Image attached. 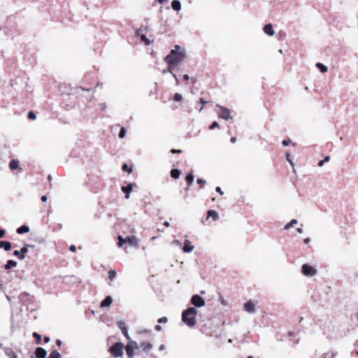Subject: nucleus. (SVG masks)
I'll return each instance as SVG.
<instances>
[{"label": "nucleus", "instance_id": "nucleus-1", "mask_svg": "<svg viewBox=\"0 0 358 358\" xmlns=\"http://www.w3.org/2000/svg\"><path fill=\"white\" fill-rule=\"evenodd\" d=\"M186 57L185 50L179 45H176L174 49L171 50L170 53L164 58L166 63L169 64L168 71L172 73L173 69L182 62Z\"/></svg>", "mask_w": 358, "mask_h": 358}, {"label": "nucleus", "instance_id": "nucleus-2", "mask_svg": "<svg viewBox=\"0 0 358 358\" xmlns=\"http://www.w3.org/2000/svg\"><path fill=\"white\" fill-rule=\"evenodd\" d=\"M197 310L194 307L188 308L183 311L182 320L188 327H192L196 324L195 316L197 314Z\"/></svg>", "mask_w": 358, "mask_h": 358}, {"label": "nucleus", "instance_id": "nucleus-3", "mask_svg": "<svg viewBox=\"0 0 358 358\" xmlns=\"http://www.w3.org/2000/svg\"><path fill=\"white\" fill-rule=\"evenodd\" d=\"M117 240H118L117 245L120 248L122 247V245L124 243H128L129 245L133 246V247L138 246V240L134 236H127L125 238H124L122 236H118Z\"/></svg>", "mask_w": 358, "mask_h": 358}, {"label": "nucleus", "instance_id": "nucleus-4", "mask_svg": "<svg viewBox=\"0 0 358 358\" xmlns=\"http://www.w3.org/2000/svg\"><path fill=\"white\" fill-rule=\"evenodd\" d=\"M124 345L122 343H116L108 350L110 355L114 357H121L123 355Z\"/></svg>", "mask_w": 358, "mask_h": 358}, {"label": "nucleus", "instance_id": "nucleus-5", "mask_svg": "<svg viewBox=\"0 0 358 358\" xmlns=\"http://www.w3.org/2000/svg\"><path fill=\"white\" fill-rule=\"evenodd\" d=\"M138 345L137 343L133 341H130L128 342L125 350L127 356L129 358H134V350L138 349Z\"/></svg>", "mask_w": 358, "mask_h": 358}, {"label": "nucleus", "instance_id": "nucleus-6", "mask_svg": "<svg viewBox=\"0 0 358 358\" xmlns=\"http://www.w3.org/2000/svg\"><path fill=\"white\" fill-rule=\"evenodd\" d=\"M217 107L219 108L218 117L220 118H222L226 120H228L231 118V113L227 108L222 106H217Z\"/></svg>", "mask_w": 358, "mask_h": 358}, {"label": "nucleus", "instance_id": "nucleus-7", "mask_svg": "<svg viewBox=\"0 0 358 358\" xmlns=\"http://www.w3.org/2000/svg\"><path fill=\"white\" fill-rule=\"evenodd\" d=\"M301 268L302 273L306 276H313L317 273L316 269L308 264H303Z\"/></svg>", "mask_w": 358, "mask_h": 358}, {"label": "nucleus", "instance_id": "nucleus-8", "mask_svg": "<svg viewBox=\"0 0 358 358\" xmlns=\"http://www.w3.org/2000/svg\"><path fill=\"white\" fill-rule=\"evenodd\" d=\"M191 303L196 307H202L205 305L204 299L198 294H194L191 299Z\"/></svg>", "mask_w": 358, "mask_h": 358}, {"label": "nucleus", "instance_id": "nucleus-9", "mask_svg": "<svg viewBox=\"0 0 358 358\" xmlns=\"http://www.w3.org/2000/svg\"><path fill=\"white\" fill-rule=\"evenodd\" d=\"M117 325H118L119 328L121 329L124 336L126 337V338L127 340H130V336H129V334L127 331V328L126 327L125 323L122 321H120L117 323Z\"/></svg>", "mask_w": 358, "mask_h": 358}, {"label": "nucleus", "instance_id": "nucleus-10", "mask_svg": "<svg viewBox=\"0 0 358 358\" xmlns=\"http://www.w3.org/2000/svg\"><path fill=\"white\" fill-rule=\"evenodd\" d=\"M34 354L36 358H45L47 352L43 348L38 347L36 349Z\"/></svg>", "mask_w": 358, "mask_h": 358}, {"label": "nucleus", "instance_id": "nucleus-11", "mask_svg": "<svg viewBox=\"0 0 358 358\" xmlns=\"http://www.w3.org/2000/svg\"><path fill=\"white\" fill-rule=\"evenodd\" d=\"M194 246L192 245L191 242L188 240H185L184 242V246L182 248V250L184 252H190L194 250Z\"/></svg>", "mask_w": 358, "mask_h": 358}, {"label": "nucleus", "instance_id": "nucleus-12", "mask_svg": "<svg viewBox=\"0 0 358 358\" xmlns=\"http://www.w3.org/2000/svg\"><path fill=\"white\" fill-rule=\"evenodd\" d=\"M133 185L129 184L127 186L122 187V191L125 194V198L128 199L129 198V194L132 191Z\"/></svg>", "mask_w": 358, "mask_h": 358}, {"label": "nucleus", "instance_id": "nucleus-13", "mask_svg": "<svg viewBox=\"0 0 358 358\" xmlns=\"http://www.w3.org/2000/svg\"><path fill=\"white\" fill-rule=\"evenodd\" d=\"M255 305L253 303L252 301H249L245 303L244 309L245 311H247L248 313H254L255 310Z\"/></svg>", "mask_w": 358, "mask_h": 358}, {"label": "nucleus", "instance_id": "nucleus-14", "mask_svg": "<svg viewBox=\"0 0 358 358\" xmlns=\"http://www.w3.org/2000/svg\"><path fill=\"white\" fill-rule=\"evenodd\" d=\"M210 217H212L213 221H216L219 218L218 213L214 210H209L207 212L206 220H208Z\"/></svg>", "mask_w": 358, "mask_h": 358}, {"label": "nucleus", "instance_id": "nucleus-15", "mask_svg": "<svg viewBox=\"0 0 358 358\" xmlns=\"http://www.w3.org/2000/svg\"><path fill=\"white\" fill-rule=\"evenodd\" d=\"M144 352H148L152 348V345L148 342H142L139 346Z\"/></svg>", "mask_w": 358, "mask_h": 358}, {"label": "nucleus", "instance_id": "nucleus-16", "mask_svg": "<svg viewBox=\"0 0 358 358\" xmlns=\"http://www.w3.org/2000/svg\"><path fill=\"white\" fill-rule=\"evenodd\" d=\"M264 31L269 35V36H273L274 34V31H273V26L271 24H266L264 27Z\"/></svg>", "mask_w": 358, "mask_h": 358}, {"label": "nucleus", "instance_id": "nucleus-17", "mask_svg": "<svg viewBox=\"0 0 358 358\" xmlns=\"http://www.w3.org/2000/svg\"><path fill=\"white\" fill-rule=\"evenodd\" d=\"M113 299L110 296H106L101 303V307H108L112 303Z\"/></svg>", "mask_w": 358, "mask_h": 358}, {"label": "nucleus", "instance_id": "nucleus-18", "mask_svg": "<svg viewBox=\"0 0 358 358\" xmlns=\"http://www.w3.org/2000/svg\"><path fill=\"white\" fill-rule=\"evenodd\" d=\"M11 243L9 241H0V248H3L5 250L8 251L11 249Z\"/></svg>", "mask_w": 358, "mask_h": 358}, {"label": "nucleus", "instance_id": "nucleus-19", "mask_svg": "<svg viewBox=\"0 0 358 358\" xmlns=\"http://www.w3.org/2000/svg\"><path fill=\"white\" fill-rule=\"evenodd\" d=\"M29 231V227L26 225H22L17 229V233L19 234L27 233Z\"/></svg>", "mask_w": 358, "mask_h": 358}, {"label": "nucleus", "instance_id": "nucleus-20", "mask_svg": "<svg viewBox=\"0 0 358 358\" xmlns=\"http://www.w3.org/2000/svg\"><path fill=\"white\" fill-rule=\"evenodd\" d=\"M171 7L176 11L180 10L181 9L180 2L178 0H173L171 3Z\"/></svg>", "mask_w": 358, "mask_h": 358}, {"label": "nucleus", "instance_id": "nucleus-21", "mask_svg": "<svg viewBox=\"0 0 358 358\" xmlns=\"http://www.w3.org/2000/svg\"><path fill=\"white\" fill-rule=\"evenodd\" d=\"M194 177L192 172H190L187 175V176L185 178V180L187 182L188 187L192 185V183L194 181Z\"/></svg>", "mask_w": 358, "mask_h": 358}, {"label": "nucleus", "instance_id": "nucleus-22", "mask_svg": "<svg viewBox=\"0 0 358 358\" xmlns=\"http://www.w3.org/2000/svg\"><path fill=\"white\" fill-rule=\"evenodd\" d=\"M180 171L177 169H173L171 171V176L174 179H178L180 176Z\"/></svg>", "mask_w": 358, "mask_h": 358}, {"label": "nucleus", "instance_id": "nucleus-23", "mask_svg": "<svg viewBox=\"0 0 358 358\" xmlns=\"http://www.w3.org/2000/svg\"><path fill=\"white\" fill-rule=\"evenodd\" d=\"M16 266H17V262L14 260L10 259L7 262V263L4 267H5V269L8 270L13 267H15Z\"/></svg>", "mask_w": 358, "mask_h": 358}, {"label": "nucleus", "instance_id": "nucleus-24", "mask_svg": "<svg viewBox=\"0 0 358 358\" xmlns=\"http://www.w3.org/2000/svg\"><path fill=\"white\" fill-rule=\"evenodd\" d=\"M19 166V162L17 160L13 159L10 162L9 167L11 170H15Z\"/></svg>", "mask_w": 358, "mask_h": 358}, {"label": "nucleus", "instance_id": "nucleus-25", "mask_svg": "<svg viewBox=\"0 0 358 358\" xmlns=\"http://www.w3.org/2000/svg\"><path fill=\"white\" fill-rule=\"evenodd\" d=\"M199 103H201V108H199V111H201V110H202V109L203 108L204 105H205V104H206V103H210V101L209 99H205V98H203V97H201V98L199 99Z\"/></svg>", "mask_w": 358, "mask_h": 358}, {"label": "nucleus", "instance_id": "nucleus-26", "mask_svg": "<svg viewBox=\"0 0 358 358\" xmlns=\"http://www.w3.org/2000/svg\"><path fill=\"white\" fill-rule=\"evenodd\" d=\"M29 246V245H25L24 247H22V248H21V250H21V257H21V260H22V259H24V257H25V255H26V254L27 253V252H28V248H28Z\"/></svg>", "mask_w": 358, "mask_h": 358}, {"label": "nucleus", "instance_id": "nucleus-27", "mask_svg": "<svg viewBox=\"0 0 358 358\" xmlns=\"http://www.w3.org/2000/svg\"><path fill=\"white\" fill-rule=\"evenodd\" d=\"M61 355L57 350H53L50 352L48 358H61Z\"/></svg>", "mask_w": 358, "mask_h": 358}, {"label": "nucleus", "instance_id": "nucleus-28", "mask_svg": "<svg viewBox=\"0 0 358 358\" xmlns=\"http://www.w3.org/2000/svg\"><path fill=\"white\" fill-rule=\"evenodd\" d=\"M316 66L320 70L322 73H325L327 71V67L322 63H317Z\"/></svg>", "mask_w": 358, "mask_h": 358}, {"label": "nucleus", "instance_id": "nucleus-29", "mask_svg": "<svg viewBox=\"0 0 358 358\" xmlns=\"http://www.w3.org/2000/svg\"><path fill=\"white\" fill-rule=\"evenodd\" d=\"M116 275H117V273H116V271L115 270H113V269L109 270V271H108V278L110 280H114L116 278Z\"/></svg>", "mask_w": 358, "mask_h": 358}, {"label": "nucleus", "instance_id": "nucleus-30", "mask_svg": "<svg viewBox=\"0 0 358 358\" xmlns=\"http://www.w3.org/2000/svg\"><path fill=\"white\" fill-rule=\"evenodd\" d=\"M297 223V220H292L289 222H288L285 226V229H289L290 227H293L295 224Z\"/></svg>", "mask_w": 358, "mask_h": 358}, {"label": "nucleus", "instance_id": "nucleus-31", "mask_svg": "<svg viewBox=\"0 0 358 358\" xmlns=\"http://www.w3.org/2000/svg\"><path fill=\"white\" fill-rule=\"evenodd\" d=\"M32 335H33V337L36 338V343L41 344V336L39 334H38L37 332H34Z\"/></svg>", "mask_w": 358, "mask_h": 358}, {"label": "nucleus", "instance_id": "nucleus-32", "mask_svg": "<svg viewBox=\"0 0 358 358\" xmlns=\"http://www.w3.org/2000/svg\"><path fill=\"white\" fill-rule=\"evenodd\" d=\"M141 39L145 45H148L150 44V41L144 34L141 35Z\"/></svg>", "mask_w": 358, "mask_h": 358}, {"label": "nucleus", "instance_id": "nucleus-33", "mask_svg": "<svg viewBox=\"0 0 358 358\" xmlns=\"http://www.w3.org/2000/svg\"><path fill=\"white\" fill-rule=\"evenodd\" d=\"M122 170L128 172L129 173H131L132 171L131 167L129 166L127 164H123Z\"/></svg>", "mask_w": 358, "mask_h": 358}, {"label": "nucleus", "instance_id": "nucleus-34", "mask_svg": "<svg viewBox=\"0 0 358 358\" xmlns=\"http://www.w3.org/2000/svg\"><path fill=\"white\" fill-rule=\"evenodd\" d=\"M182 99V96L180 94L176 93L173 96V100L176 101H180Z\"/></svg>", "mask_w": 358, "mask_h": 358}, {"label": "nucleus", "instance_id": "nucleus-35", "mask_svg": "<svg viewBox=\"0 0 358 358\" xmlns=\"http://www.w3.org/2000/svg\"><path fill=\"white\" fill-rule=\"evenodd\" d=\"M220 127V125L218 124V122H213L210 126H209V129L210 130H213L215 128H219Z\"/></svg>", "mask_w": 358, "mask_h": 358}, {"label": "nucleus", "instance_id": "nucleus-36", "mask_svg": "<svg viewBox=\"0 0 358 358\" xmlns=\"http://www.w3.org/2000/svg\"><path fill=\"white\" fill-rule=\"evenodd\" d=\"M126 134V130L124 127L121 128L120 133H119V137L120 138H122L125 136Z\"/></svg>", "mask_w": 358, "mask_h": 358}, {"label": "nucleus", "instance_id": "nucleus-37", "mask_svg": "<svg viewBox=\"0 0 358 358\" xmlns=\"http://www.w3.org/2000/svg\"><path fill=\"white\" fill-rule=\"evenodd\" d=\"M28 118L30 120H35L36 118V115L33 111H29L28 113Z\"/></svg>", "mask_w": 358, "mask_h": 358}, {"label": "nucleus", "instance_id": "nucleus-38", "mask_svg": "<svg viewBox=\"0 0 358 358\" xmlns=\"http://www.w3.org/2000/svg\"><path fill=\"white\" fill-rule=\"evenodd\" d=\"M171 152L172 154H181L182 151L180 149H171Z\"/></svg>", "mask_w": 358, "mask_h": 358}, {"label": "nucleus", "instance_id": "nucleus-39", "mask_svg": "<svg viewBox=\"0 0 358 358\" xmlns=\"http://www.w3.org/2000/svg\"><path fill=\"white\" fill-rule=\"evenodd\" d=\"M13 255L17 257V258H19L20 259H21V250L20 251H18V250H15L13 252Z\"/></svg>", "mask_w": 358, "mask_h": 358}, {"label": "nucleus", "instance_id": "nucleus-40", "mask_svg": "<svg viewBox=\"0 0 358 358\" xmlns=\"http://www.w3.org/2000/svg\"><path fill=\"white\" fill-rule=\"evenodd\" d=\"M159 323H165L167 322V318L166 317H161L157 321Z\"/></svg>", "mask_w": 358, "mask_h": 358}, {"label": "nucleus", "instance_id": "nucleus-41", "mask_svg": "<svg viewBox=\"0 0 358 358\" xmlns=\"http://www.w3.org/2000/svg\"><path fill=\"white\" fill-rule=\"evenodd\" d=\"M291 141L290 139L283 140L282 142V144L284 146H287L290 143Z\"/></svg>", "mask_w": 358, "mask_h": 358}, {"label": "nucleus", "instance_id": "nucleus-42", "mask_svg": "<svg viewBox=\"0 0 358 358\" xmlns=\"http://www.w3.org/2000/svg\"><path fill=\"white\" fill-rule=\"evenodd\" d=\"M215 190H216V192H218L220 195H223V194H224V193H223V192H222V189H221V187H217L215 188Z\"/></svg>", "mask_w": 358, "mask_h": 358}, {"label": "nucleus", "instance_id": "nucleus-43", "mask_svg": "<svg viewBox=\"0 0 358 358\" xmlns=\"http://www.w3.org/2000/svg\"><path fill=\"white\" fill-rule=\"evenodd\" d=\"M197 183L200 184V185H204V184H206V180L201 179V178H198Z\"/></svg>", "mask_w": 358, "mask_h": 358}, {"label": "nucleus", "instance_id": "nucleus-44", "mask_svg": "<svg viewBox=\"0 0 358 358\" xmlns=\"http://www.w3.org/2000/svg\"><path fill=\"white\" fill-rule=\"evenodd\" d=\"M9 357L10 358H17L16 354L13 351H11L10 353L9 354Z\"/></svg>", "mask_w": 358, "mask_h": 358}, {"label": "nucleus", "instance_id": "nucleus-45", "mask_svg": "<svg viewBox=\"0 0 358 358\" xmlns=\"http://www.w3.org/2000/svg\"><path fill=\"white\" fill-rule=\"evenodd\" d=\"M70 251L75 252L76 251V247L74 245H72L69 248Z\"/></svg>", "mask_w": 358, "mask_h": 358}, {"label": "nucleus", "instance_id": "nucleus-46", "mask_svg": "<svg viewBox=\"0 0 358 358\" xmlns=\"http://www.w3.org/2000/svg\"><path fill=\"white\" fill-rule=\"evenodd\" d=\"M5 235V231L3 229H0V238H3Z\"/></svg>", "mask_w": 358, "mask_h": 358}, {"label": "nucleus", "instance_id": "nucleus-47", "mask_svg": "<svg viewBox=\"0 0 358 358\" xmlns=\"http://www.w3.org/2000/svg\"><path fill=\"white\" fill-rule=\"evenodd\" d=\"M183 79H184V80H185V81H188V80H189V76L188 75L185 74V75H184V76H183Z\"/></svg>", "mask_w": 358, "mask_h": 358}, {"label": "nucleus", "instance_id": "nucleus-48", "mask_svg": "<svg viewBox=\"0 0 358 358\" xmlns=\"http://www.w3.org/2000/svg\"><path fill=\"white\" fill-rule=\"evenodd\" d=\"M41 201L43 202H45L47 201L48 198H47V196L45 195H43V196H41Z\"/></svg>", "mask_w": 358, "mask_h": 358}, {"label": "nucleus", "instance_id": "nucleus-49", "mask_svg": "<svg viewBox=\"0 0 358 358\" xmlns=\"http://www.w3.org/2000/svg\"><path fill=\"white\" fill-rule=\"evenodd\" d=\"M201 94L203 95V94H206V98H210V94L208 92H201Z\"/></svg>", "mask_w": 358, "mask_h": 358}, {"label": "nucleus", "instance_id": "nucleus-50", "mask_svg": "<svg viewBox=\"0 0 358 358\" xmlns=\"http://www.w3.org/2000/svg\"><path fill=\"white\" fill-rule=\"evenodd\" d=\"M49 341H50V338L48 336H45L44 337V342L47 343Z\"/></svg>", "mask_w": 358, "mask_h": 358}, {"label": "nucleus", "instance_id": "nucleus-51", "mask_svg": "<svg viewBox=\"0 0 358 358\" xmlns=\"http://www.w3.org/2000/svg\"><path fill=\"white\" fill-rule=\"evenodd\" d=\"M324 162L323 160H320L319 162H318V166H322L323 164H324Z\"/></svg>", "mask_w": 358, "mask_h": 358}, {"label": "nucleus", "instance_id": "nucleus-52", "mask_svg": "<svg viewBox=\"0 0 358 358\" xmlns=\"http://www.w3.org/2000/svg\"><path fill=\"white\" fill-rule=\"evenodd\" d=\"M161 329H162L161 326H159V325H156L155 326V330L156 331H160Z\"/></svg>", "mask_w": 358, "mask_h": 358}, {"label": "nucleus", "instance_id": "nucleus-53", "mask_svg": "<svg viewBox=\"0 0 358 358\" xmlns=\"http://www.w3.org/2000/svg\"><path fill=\"white\" fill-rule=\"evenodd\" d=\"M56 344H57L58 346H60V345H61V344H62V341H61L60 340L57 339V340L56 341Z\"/></svg>", "mask_w": 358, "mask_h": 358}, {"label": "nucleus", "instance_id": "nucleus-54", "mask_svg": "<svg viewBox=\"0 0 358 358\" xmlns=\"http://www.w3.org/2000/svg\"><path fill=\"white\" fill-rule=\"evenodd\" d=\"M329 159H330V157H329V156H327V157L323 159V161L325 162H328Z\"/></svg>", "mask_w": 358, "mask_h": 358}, {"label": "nucleus", "instance_id": "nucleus-55", "mask_svg": "<svg viewBox=\"0 0 358 358\" xmlns=\"http://www.w3.org/2000/svg\"><path fill=\"white\" fill-rule=\"evenodd\" d=\"M236 141V137H232V138H231V143H235Z\"/></svg>", "mask_w": 358, "mask_h": 358}, {"label": "nucleus", "instance_id": "nucleus-56", "mask_svg": "<svg viewBox=\"0 0 358 358\" xmlns=\"http://www.w3.org/2000/svg\"><path fill=\"white\" fill-rule=\"evenodd\" d=\"M296 231H297V232H298V233H299V234H301V233L303 232V230H302V229H301V228H297V229H296Z\"/></svg>", "mask_w": 358, "mask_h": 358}, {"label": "nucleus", "instance_id": "nucleus-57", "mask_svg": "<svg viewBox=\"0 0 358 358\" xmlns=\"http://www.w3.org/2000/svg\"><path fill=\"white\" fill-rule=\"evenodd\" d=\"M303 241H304V243H305L306 244H307V243H308L310 242V238H305Z\"/></svg>", "mask_w": 358, "mask_h": 358}, {"label": "nucleus", "instance_id": "nucleus-58", "mask_svg": "<svg viewBox=\"0 0 358 358\" xmlns=\"http://www.w3.org/2000/svg\"><path fill=\"white\" fill-rule=\"evenodd\" d=\"M166 0H157V1L159 3H163L164 2H165Z\"/></svg>", "mask_w": 358, "mask_h": 358}, {"label": "nucleus", "instance_id": "nucleus-59", "mask_svg": "<svg viewBox=\"0 0 358 358\" xmlns=\"http://www.w3.org/2000/svg\"><path fill=\"white\" fill-rule=\"evenodd\" d=\"M173 76H174V78H176V82L178 83V78H177L175 74H173Z\"/></svg>", "mask_w": 358, "mask_h": 358}, {"label": "nucleus", "instance_id": "nucleus-60", "mask_svg": "<svg viewBox=\"0 0 358 358\" xmlns=\"http://www.w3.org/2000/svg\"><path fill=\"white\" fill-rule=\"evenodd\" d=\"M196 79H193V80H192V83H196Z\"/></svg>", "mask_w": 358, "mask_h": 358}, {"label": "nucleus", "instance_id": "nucleus-61", "mask_svg": "<svg viewBox=\"0 0 358 358\" xmlns=\"http://www.w3.org/2000/svg\"><path fill=\"white\" fill-rule=\"evenodd\" d=\"M247 358H253L252 356H248Z\"/></svg>", "mask_w": 358, "mask_h": 358}, {"label": "nucleus", "instance_id": "nucleus-62", "mask_svg": "<svg viewBox=\"0 0 358 358\" xmlns=\"http://www.w3.org/2000/svg\"><path fill=\"white\" fill-rule=\"evenodd\" d=\"M289 155L287 153V158H288V157H289Z\"/></svg>", "mask_w": 358, "mask_h": 358}, {"label": "nucleus", "instance_id": "nucleus-63", "mask_svg": "<svg viewBox=\"0 0 358 358\" xmlns=\"http://www.w3.org/2000/svg\"><path fill=\"white\" fill-rule=\"evenodd\" d=\"M357 355H358V352H357Z\"/></svg>", "mask_w": 358, "mask_h": 358}]
</instances>
